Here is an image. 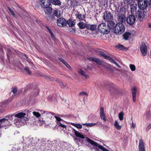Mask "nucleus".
I'll list each match as a JSON object with an SVG mask.
<instances>
[{"mask_svg":"<svg viewBox=\"0 0 151 151\" xmlns=\"http://www.w3.org/2000/svg\"><path fill=\"white\" fill-rule=\"evenodd\" d=\"M29 111L25 110V112H20L15 114L9 115L6 116L8 120L12 121L14 119V124L17 127L19 128L23 125L27 120Z\"/></svg>","mask_w":151,"mask_h":151,"instance_id":"1","label":"nucleus"},{"mask_svg":"<svg viewBox=\"0 0 151 151\" xmlns=\"http://www.w3.org/2000/svg\"><path fill=\"white\" fill-rule=\"evenodd\" d=\"M74 133L75 135L77 137H79L81 139L85 138L86 141L89 143L91 145L93 146V147L95 150L96 151H100L99 149H101L103 151H109L108 150H106L104 147L100 145L97 143L94 142L93 140H91L88 137H85V136L81 133L78 132L76 131L73 129Z\"/></svg>","mask_w":151,"mask_h":151,"instance_id":"2","label":"nucleus"},{"mask_svg":"<svg viewBox=\"0 0 151 151\" xmlns=\"http://www.w3.org/2000/svg\"><path fill=\"white\" fill-rule=\"evenodd\" d=\"M125 27L122 23H118L115 25L114 28V32L117 35L122 34L125 31Z\"/></svg>","mask_w":151,"mask_h":151,"instance_id":"3","label":"nucleus"},{"mask_svg":"<svg viewBox=\"0 0 151 151\" xmlns=\"http://www.w3.org/2000/svg\"><path fill=\"white\" fill-rule=\"evenodd\" d=\"M109 28L105 23H103L99 24L98 27L99 31L104 34H108L109 32Z\"/></svg>","mask_w":151,"mask_h":151,"instance_id":"4","label":"nucleus"},{"mask_svg":"<svg viewBox=\"0 0 151 151\" xmlns=\"http://www.w3.org/2000/svg\"><path fill=\"white\" fill-rule=\"evenodd\" d=\"M100 55L102 56L105 59L108 60L110 61L112 63L115 64L118 67L120 68V66L113 59H112L110 57L104 53L103 52H100Z\"/></svg>","mask_w":151,"mask_h":151,"instance_id":"5","label":"nucleus"},{"mask_svg":"<svg viewBox=\"0 0 151 151\" xmlns=\"http://www.w3.org/2000/svg\"><path fill=\"white\" fill-rule=\"evenodd\" d=\"M136 18L134 15L133 14L129 15L127 18V23L130 25H132L135 23Z\"/></svg>","mask_w":151,"mask_h":151,"instance_id":"6","label":"nucleus"},{"mask_svg":"<svg viewBox=\"0 0 151 151\" xmlns=\"http://www.w3.org/2000/svg\"><path fill=\"white\" fill-rule=\"evenodd\" d=\"M10 123L8 119L5 118L0 120V129L1 127L10 126Z\"/></svg>","mask_w":151,"mask_h":151,"instance_id":"7","label":"nucleus"},{"mask_svg":"<svg viewBox=\"0 0 151 151\" xmlns=\"http://www.w3.org/2000/svg\"><path fill=\"white\" fill-rule=\"evenodd\" d=\"M138 5L140 9L142 10L145 9L147 8V3L146 0H142L138 2Z\"/></svg>","mask_w":151,"mask_h":151,"instance_id":"8","label":"nucleus"},{"mask_svg":"<svg viewBox=\"0 0 151 151\" xmlns=\"http://www.w3.org/2000/svg\"><path fill=\"white\" fill-rule=\"evenodd\" d=\"M135 15L139 20L141 21L144 18L145 13L144 11L138 10L135 12Z\"/></svg>","mask_w":151,"mask_h":151,"instance_id":"9","label":"nucleus"},{"mask_svg":"<svg viewBox=\"0 0 151 151\" xmlns=\"http://www.w3.org/2000/svg\"><path fill=\"white\" fill-rule=\"evenodd\" d=\"M57 24L59 27H64L66 25V20L63 18H60L57 20Z\"/></svg>","mask_w":151,"mask_h":151,"instance_id":"10","label":"nucleus"},{"mask_svg":"<svg viewBox=\"0 0 151 151\" xmlns=\"http://www.w3.org/2000/svg\"><path fill=\"white\" fill-rule=\"evenodd\" d=\"M140 50L143 56H145L147 52V48L146 45L144 43H142L140 46Z\"/></svg>","mask_w":151,"mask_h":151,"instance_id":"11","label":"nucleus"},{"mask_svg":"<svg viewBox=\"0 0 151 151\" xmlns=\"http://www.w3.org/2000/svg\"><path fill=\"white\" fill-rule=\"evenodd\" d=\"M104 20L106 22L109 21L111 20L113 18V16L110 12H105L103 16Z\"/></svg>","mask_w":151,"mask_h":151,"instance_id":"12","label":"nucleus"},{"mask_svg":"<svg viewBox=\"0 0 151 151\" xmlns=\"http://www.w3.org/2000/svg\"><path fill=\"white\" fill-rule=\"evenodd\" d=\"M40 2L41 5L43 8L50 6L51 4L50 0H42Z\"/></svg>","mask_w":151,"mask_h":151,"instance_id":"13","label":"nucleus"},{"mask_svg":"<svg viewBox=\"0 0 151 151\" xmlns=\"http://www.w3.org/2000/svg\"><path fill=\"white\" fill-rule=\"evenodd\" d=\"M139 151H145L143 141L142 139L139 141Z\"/></svg>","mask_w":151,"mask_h":151,"instance_id":"14","label":"nucleus"},{"mask_svg":"<svg viewBox=\"0 0 151 151\" xmlns=\"http://www.w3.org/2000/svg\"><path fill=\"white\" fill-rule=\"evenodd\" d=\"M126 17L123 14H119L118 15V20L121 22L123 23L125 22V21Z\"/></svg>","mask_w":151,"mask_h":151,"instance_id":"15","label":"nucleus"},{"mask_svg":"<svg viewBox=\"0 0 151 151\" xmlns=\"http://www.w3.org/2000/svg\"><path fill=\"white\" fill-rule=\"evenodd\" d=\"M87 59L90 61H91L95 62L97 64L101 65L102 62L98 59L93 57H88L87 58Z\"/></svg>","mask_w":151,"mask_h":151,"instance_id":"16","label":"nucleus"},{"mask_svg":"<svg viewBox=\"0 0 151 151\" xmlns=\"http://www.w3.org/2000/svg\"><path fill=\"white\" fill-rule=\"evenodd\" d=\"M130 11L132 14H134L135 12H137V6L136 4H132L130 5Z\"/></svg>","mask_w":151,"mask_h":151,"instance_id":"17","label":"nucleus"},{"mask_svg":"<svg viewBox=\"0 0 151 151\" xmlns=\"http://www.w3.org/2000/svg\"><path fill=\"white\" fill-rule=\"evenodd\" d=\"M107 22L108 23L107 25V26L109 27V31L111 29H113L114 30V28L115 25V23L111 20Z\"/></svg>","mask_w":151,"mask_h":151,"instance_id":"18","label":"nucleus"},{"mask_svg":"<svg viewBox=\"0 0 151 151\" xmlns=\"http://www.w3.org/2000/svg\"><path fill=\"white\" fill-rule=\"evenodd\" d=\"M132 94L133 97V101L134 102H135L136 100V93L137 89L136 87H134L132 89Z\"/></svg>","mask_w":151,"mask_h":151,"instance_id":"19","label":"nucleus"},{"mask_svg":"<svg viewBox=\"0 0 151 151\" xmlns=\"http://www.w3.org/2000/svg\"><path fill=\"white\" fill-rule=\"evenodd\" d=\"M100 116L101 119L104 121H106V117L104 114V109L103 107H101L100 109Z\"/></svg>","mask_w":151,"mask_h":151,"instance_id":"20","label":"nucleus"},{"mask_svg":"<svg viewBox=\"0 0 151 151\" xmlns=\"http://www.w3.org/2000/svg\"><path fill=\"white\" fill-rule=\"evenodd\" d=\"M97 27V26L96 25L87 24V28L91 30H94Z\"/></svg>","mask_w":151,"mask_h":151,"instance_id":"21","label":"nucleus"},{"mask_svg":"<svg viewBox=\"0 0 151 151\" xmlns=\"http://www.w3.org/2000/svg\"><path fill=\"white\" fill-rule=\"evenodd\" d=\"M81 0H73L71 1L72 6H77L80 5V1Z\"/></svg>","mask_w":151,"mask_h":151,"instance_id":"22","label":"nucleus"},{"mask_svg":"<svg viewBox=\"0 0 151 151\" xmlns=\"http://www.w3.org/2000/svg\"><path fill=\"white\" fill-rule=\"evenodd\" d=\"M78 25L80 29H83L85 28H87V24H86L85 23L83 22H81L78 24Z\"/></svg>","mask_w":151,"mask_h":151,"instance_id":"23","label":"nucleus"},{"mask_svg":"<svg viewBox=\"0 0 151 151\" xmlns=\"http://www.w3.org/2000/svg\"><path fill=\"white\" fill-rule=\"evenodd\" d=\"M51 3L55 5L60 6L61 4V2L60 0H51Z\"/></svg>","mask_w":151,"mask_h":151,"instance_id":"24","label":"nucleus"},{"mask_svg":"<svg viewBox=\"0 0 151 151\" xmlns=\"http://www.w3.org/2000/svg\"><path fill=\"white\" fill-rule=\"evenodd\" d=\"M59 59L69 69L71 70V68L70 66L63 58H59Z\"/></svg>","mask_w":151,"mask_h":151,"instance_id":"25","label":"nucleus"},{"mask_svg":"<svg viewBox=\"0 0 151 151\" xmlns=\"http://www.w3.org/2000/svg\"><path fill=\"white\" fill-rule=\"evenodd\" d=\"M4 54V52L1 46H0V61H3L4 60V57L3 55Z\"/></svg>","mask_w":151,"mask_h":151,"instance_id":"26","label":"nucleus"},{"mask_svg":"<svg viewBox=\"0 0 151 151\" xmlns=\"http://www.w3.org/2000/svg\"><path fill=\"white\" fill-rule=\"evenodd\" d=\"M6 52L7 59L9 60L10 57L11 55H12V52L11 50L9 48H6Z\"/></svg>","mask_w":151,"mask_h":151,"instance_id":"27","label":"nucleus"},{"mask_svg":"<svg viewBox=\"0 0 151 151\" xmlns=\"http://www.w3.org/2000/svg\"><path fill=\"white\" fill-rule=\"evenodd\" d=\"M45 8L44 11L45 14H50L52 13V9L51 8L48 6V7H45Z\"/></svg>","mask_w":151,"mask_h":151,"instance_id":"28","label":"nucleus"},{"mask_svg":"<svg viewBox=\"0 0 151 151\" xmlns=\"http://www.w3.org/2000/svg\"><path fill=\"white\" fill-rule=\"evenodd\" d=\"M78 72L79 73H80L81 75L83 76L86 79H87L88 78V76L86 73L82 69H80L78 71Z\"/></svg>","mask_w":151,"mask_h":151,"instance_id":"29","label":"nucleus"},{"mask_svg":"<svg viewBox=\"0 0 151 151\" xmlns=\"http://www.w3.org/2000/svg\"><path fill=\"white\" fill-rule=\"evenodd\" d=\"M66 24H68L70 27H73L75 24V23L71 19H69L67 21H66Z\"/></svg>","mask_w":151,"mask_h":151,"instance_id":"30","label":"nucleus"},{"mask_svg":"<svg viewBox=\"0 0 151 151\" xmlns=\"http://www.w3.org/2000/svg\"><path fill=\"white\" fill-rule=\"evenodd\" d=\"M98 123V122H97L96 123H83V124H82L83 125H85L88 127H91L94 126L96 125V124H99Z\"/></svg>","mask_w":151,"mask_h":151,"instance_id":"31","label":"nucleus"},{"mask_svg":"<svg viewBox=\"0 0 151 151\" xmlns=\"http://www.w3.org/2000/svg\"><path fill=\"white\" fill-rule=\"evenodd\" d=\"M131 35V33L128 32L125 33L123 35L124 39L126 40H128Z\"/></svg>","mask_w":151,"mask_h":151,"instance_id":"32","label":"nucleus"},{"mask_svg":"<svg viewBox=\"0 0 151 151\" xmlns=\"http://www.w3.org/2000/svg\"><path fill=\"white\" fill-rule=\"evenodd\" d=\"M114 125L115 128L117 130H120L122 128V126L119 125L117 121L116 120L115 121Z\"/></svg>","mask_w":151,"mask_h":151,"instance_id":"33","label":"nucleus"},{"mask_svg":"<svg viewBox=\"0 0 151 151\" xmlns=\"http://www.w3.org/2000/svg\"><path fill=\"white\" fill-rule=\"evenodd\" d=\"M42 114H43L44 116L46 117H49L50 115H53L54 114H55V113L52 112H50L48 111H44Z\"/></svg>","mask_w":151,"mask_h":151,"instance_id":"34","label":"nucleus"},{"mask_svg":"<svg viewBox=\"0 0 151 151\" xmlns=\"http://www.w3.org/2000/svg\"><path fill=\"white\" fill-rule=\"evenodd\" d=\"M53 13L54 15L57 17H59L60 16V11L58 9L55 10Z\"/></svg>","mask_w":151,"mask_h":151,"instance_id":"35","label":"nucleus"},{"mask_svg":"<svg viewBox=\"0 0 151 151\" xmlns=\"http://www.w3.org/2000/svg\"><path fill=\"white\" fill-rule=\"evenodd\" d=\"M76 16L77 18L78 19L80 20H83V17H82V14H80L78 12H77V13L76 14Z\"/></svg>","mask_w":151,"mask_h":151,"instance_id":"36","label":"nucleus"},{"mask_svg":"<svg viewBox=\"0 0 151 151\" xmlns=\"http://www.w3.org/2000/svg\"><path fill=\"white\" fill-rule=\"evenodd\" d=\"M110 91L111 93L114 94H118L119 93V91L117 88H113V91L110 90Z\"/></svg>","mask_w":151,"mask_h":151,"instance_id":"37","label":"nucleus"},{"mask_svg":"<svg viewBox=\"0 0 151 151\" xmlns=\"http://www.w3.org/2000/svg\"><path fill=\"white\" fill-rule=\"evenodd\" d=\"M124 115L123 112H121L119 114L118 117L120 121H122L123 120Z\"/></svg>","mask_w":151,"mask_h":151,"instance_id":"38","label":"nucleus"},{"mask_svg":"<svg viewBox=\"0 0 151 151\" xmlns=\"http://www.w3.org/2000/svg\"><path fill=\"white\" fill-rule=\"evenodd\" d=\"M8 8L11 13L12 16L15 17H17V15L15 14L13 11L11 9V8L9 7H8Z\"/></svg>","mask_w":151,"mask_h":151,"instance_id":"39","label":"nucleus"},{"mask_svg":"<svg viewBox=\"0 0 151 151\" xmlns=\"http://www.w3.org/2000/svg\"><path fill=\"white\" fill-rule=\"evenodd\" d=\"M55 117V118L57 120V122H63L64 120L60 118V117L57 116H54Z\"/></svg>","mask_w":151,"mask_h":151,"instance_id":"40","label":"nucleus"},{"mask_svg":"<svg viewBox=\"0 0 151 151\" xmlns=\"http://www.w3.org/2000/svg\"><path fill=\"white\" fill-rule=\"evenodd\" d=\"M32 113L33 115L37 117H39L41 116L40 114L38 112L34 111L32 112Z\"/></svg>","mask_w":151,"mask_h":151,"instance_id":"41","label":"nucleus"},{"mask_svg":"<svg viewBox=\"0 0 151 151\" xmlns=\"http://www.w3.org/2000/svg\"><path fill=\"white\" fill-rule=\"evenodd\" d=\"M129 67L132 71H134L135 70V67L133 64H131L129 65Z\"/></svg>","mask_w":151,"mask_h":151,"instance_id":"42","label":"nucleus"},{"mask_svg":"<svg viewBox=\"0 0 151 151\" xmlns=\"http://www.w3.org/2000/svg\"><path fill=\"white\" fill-rule=\"evenodd\" d=\"M57 123L59 125V126H60L62 128H65L66 127V125H64L63 124H62L60 122H57Z\"/></svg>","mask_w":151,"mask_h":151,"instance_id":"43","label":"nucleus"},{"mask_svg":"<svg viewBox=\"0 0 151 151\" xmlns=\"http://www.w3.org/2000/svg\"><path fill=\"white\" fill-rule=\"evenodd\" d=\"M74 126L78 129H81L82 127V126L80 124H74Z\"/></svg>","mask_w":151,"mask_h":151,"instance_id":"44","label":"nucleus"},{"mask_svg":"<svg viewBox=\"0 0 151 151\" xmlns=\"http://www.w3.org/2000/svg\"><path fill=\"white\" fill-rule=\"evenodd\" d=\"M79 96H88V94L86 92H83H83H80L79 94Z\"/></svg>","mask_w":151,"mask_h":151,"instance_id":"45","label":"nucleus"},{"mask_svg":"<svg viewBox=\"0 0 151 151\" xmlns=\"http://www.w3.org/2000/svg\"><path fill=\"white\" fill-rule=\"evenodd\" d=\"M116 47L120 50H124V46L121 45H119L117 46Z\"/></svg>","mask_w":151,"mask_h":151,"instance_id":"46","label":"nucleus"},{"mask_svg":"<svg viewBox=\"0 0 151 151\" xmlns=\"http://www.w3.org/2000/svg\"><path fill=\"white\" fill-rule=\"evenodd\" d=\"M60 84L61 87L63 88H64L66 86V84H64L62 82H60Z\"/></svg>","mask_w":151,"mask_h":151,"instance_id":"47","label":"nucleus"},{"mask_svg":"<svg viewBox=\"0 0 151 151\" xmlns=\"http://www.w3.org/2000/svg\"><path fill=\"white\" fill-rule=\"evenodd\" d=\"M24 69L26 72L28 73L30 75L31 74V72L28 67H26L24 68Z\"/></svg>","mask_w":151,"mask_h":151,"instance_id":"48","label":"nucleus"},{"mask_svg":"<svg viewBox=\"0 0 151 151\" xmlns=\"http://www.w3.org/2000/svg\"><path fill=\"white\" fill-rule=\"evenodd\" d=\"M47 29H48V31L50 33V35H51V36L52 37L54 36V34L51 31V30L49 29L48 27H47Z\"/></svg>","mask_w":151,"mask_h":151,"instance_id":"49","label":"nucleus"},{"mask_svg":"<svg viewBox=\"0 0 151 151\" xmlns=\"http://www.w3.org/2000/svg\"><path fill=\"white\" fill-rule=\"evenodd\" d=\"M12 91L13 93L15 94L17 91V89L16 88H13Z\"/></svg>","mask_w":151,"mask_h":151,"instance_id":"50","label":"nucleus"},{"mask_svg":"<svg viewBox=\"0 0 151 151\" xmlns=\"http://www.w3.org/2000/svg\"><path fill=\"white\" fill-rule=\"evenodd\" d=\"M151 129V124H150L148 125V126L146 128V130H147V131H148Z\"/></svg>","mask_w":151,"mask_h":151,"instance_id":"51","label":"nucleus"},{"mask_svg":"<svg viewBox=\"0 0 151 151\" xmlns=\"http://www.w3.org/2000/svg\"><path fill=\"white\" fill-rule=\"evenodd\" d=\"M108 0H104V6H105V4H106V6H107V4H108Z\"/></svg>","mask_w":151,"mask_h":151,"instance_id":"52","label":"nucleus"},{"mask_svg":"<svg viewBox=\"0 0 151 151\" xmlns=\"http://www.w3.org/2000/svg\"><path fill=\"white\" fill-rule=\"evenodd\" d=\"M50 18L51 19V20H53L55 18V17L53 15H51L50 16Z\"/></svg>","mask_w":151,"mask_h":151,"instance_id":"53","label":"nucleus"},{"mask_svg":"<svg viewBox=\"0 0 151 151\" xmlns=\"http://www.w3.org/2000/svg\"><path fill=\"white\" fill-rule=\"evenodd\" d=\"M132 127L133 128H134L136 127V124L134 123L133 122H132Z\"/></svg>","mask_w":151,"mask_h":151,"instance_id":"54","label":"nucleus"},{"mask_svg":"<svg viewBox=\"0 0 151 151\" xmlns=\"http://www.w3.org/2000/svg\"><path fill=\"white\" fill-rule=\"evenodd\" d=\"M33 86V85L32 84H30V85H29L28 86H27V88H31V87H32Z\"/></svg>","mask_w":151,"mask_h":151,"instance_id":"55","label":"nucleus"},{"mask_svg":"<svg viewBox=\"0 0 151 151\" xmlns=\"http://www.w3.org/2000/svg\"><path fill=\"white\" fill-rule=\"evenodd\" d=\"M70 32H74V31H75L74 29L73 28H71L70 29Z\"/></svg>","mask_w":151,"mask_h":151,"instance_id":"56","label":"nucleus"},{"mask_svg":"<svg viewBox=\"0 0 151 151\" xmlns=\"http://www.w3.org/2000/svg\"><path fill=\"white\" fill-rule=\"evenodd\" d=\"M108 68L109 70L110 71H112V72H113V71H114L113 70L112 68Z\"/></svg>","mask_w":151,"mask_h":151,"instance_id":"57","label":"nucleus"},{"mask_svg":"<svg viewBox=\"0 0 151 151\" xmlns=\"http://www.w3.org/2000/svg\"><path fill=\"white\" fill-rule=\"evenodd\" d=\"M82 17H83V20L84 18H85L86 17V16L85 15H83V16H82Z\"/></svg>","mask_w":151,"mask_h":151,"instance_id":"58","label":"nucleus"},{"mask_svg":"<svg viewBox=\"0 0 151 151\" xmlns=\"http://www.w3.org/2000/svg\"><path fill=\"white\" fill-rule=\"evenodd\" d=\"M2 134L1 133V132L0 131V137H1Z\"/></svg>","mask_w":151,"mask_h":151,"instance_id":"59","label":"nucleus"},{"mask_svg":"<svg viewBox=\"0 0 151 151\" xmlns=\"http://www.w3.org/2000/svg\"><path fill=\"white\" fill-rule=\"evenodd\" d=\"M37 93L36 94L37 95H38V92H39V91H38V90H37Z\"/></svg>","mask_w":151,"mask_h":151,"instance_id":"60","label":"nucleus"},{"mask_svg":"<svg viewBox=\"0 0 151 151\" xmlns=\"http://www.w3.org/2000/svg\"><path fill=\"white\" fill-rule=\"evenodd\" d=\"M149 27L151 28V24H150L149 25Z\"/></svg>","mask_w":151,"mask_h":151,"instance_id":"61","label":"nucleus"},{"mask_svg":"<svg viewBox=\"0 0 151 151\" xmlns=\"http://www.w3.org/2000/svg\"><path fill=\"white\" fill-rule=\"evenodd\" d=\"M32 139H33V138H31L30 139V140H32Z\"/></svg>","mask_w":151,"mask_h":151,"instance_id":"62","label":"nucleus"},{"mask_svg":"<svg viewBox=\"0 0 151 151\" xmlns=\"http://www.w3.org/2000/svg\"><path fill=\"white\" fill-rule=\"evenodd\" d=\"M85 129V130H87V129L86 128V129Z\"/></svg>","mask_w":151,"mask_h":151,"instance_id":"63","label":"nucleus"},{"mask_svg":"<svg viewBox=\"0 0 151 151\" xmlns=\"http://www.w3.org/2000/svg\"><path fill=\"white\" fill-rule=\"evenodd\" d=\"M149 1L150 2H151V0H149Z\"/></svg>","mask_w":151,"mask_h":151,"instance_id":"64","label":"nucleus"}]
</instances>
